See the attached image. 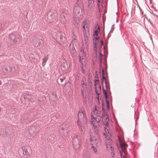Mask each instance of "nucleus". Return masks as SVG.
<instances>
[{
  "label": "nucleus",
  "instance_id": "nucleus-1",
  "mask_svg": "<svg viewBox=\"0 0 158 158\" xmlns=\"http://www.w3.org/2000/svg\"><path fill=\"white\" fill-rule=\"evenodd\" d=\"M104 104L102 103V111L103 114L102 115L100 111L98 110L96 106L91 113V120L90 124L92 125L93 132L98 137H100L102 133L101 125H105V126H107L108 125L107 119L108 116L105 112L103 107Z\"/></svg>",
  "mask_w": 158,
  "mask_h": 158
},
{
  "label": "nucleus",
  "instance_id": "nucleus-2",
  "mask_svg": "<svg viewBox=\"0 0 158 158\" xmlns=\"http://www.w3.org/2000/svg\"><path fill=\"white\" fill-rule=\"evenodd\" d=\"M118 139L119 140L120 147L122 149V150H119L121 157V158H126L124 155H123L122 152H123L125 155H126L127 148L128 146L127 144L126 143L123 141L121 139L120 136H118Z\"/></svg>",
  "mask_w": 158,
  "mask_h": 158
},
{
  "label": "nucleus",
  "instance_id": "nucleus-3",
  "mask_svg": "<svg viewBox=\"0 0 158 158\" xmlns=\"http://www.w3.org/2000/svg\"><path fill=\"white\" fill-rule=\"evenodd\" d=\"M77 122H80L82 123H85L86 121L87 117L86 112L84 109H81L79 110L77 114Z\"/></svg>",
  "mask_w": 158,
  "mask_h": 158
},
{
  "label": "nucleus",
  "instance_id": "nucleus-4",
  "mask_svg": "<svg viewBox=\"0 0 158 158\" xmlns=\"http://www.w3.org/2000/svg\"><path fill=\"white\" fill-rule=\"evenodd\" d=\"M8 38L12 43L19 42V36L17 34H11L8 36Z\"/></svg>",
  "mask_w": 158,
  "mask_h": 158
},
{
  "label": "nucleus",
  "instance_id": "nucleus-5",
  "mask_svg": "<svg viewBox=\"0 0 158 158\" xmlns=\"http://www.w3.org/2000/svg\"><path fill=\"white\" fill-rule=\"evenodd\" d=\"M102 80H105V87L106 89V90L107 91L108 90V89H110V86H109V88L108 86V85L106 81V77L104 76V75L105 74L104 70V69L103 68V69H102Z\"/></svg>",
  "mask_w": 158,
  "mask_h": 158
},
{
  "label": "nucleus",
  "instance_id": "nucleus-6",
  "mask_svg": "<svg viewBox=\"0 0 158 158\" xmlns=\"http://www.w3.org/2000/svg\"><path fill=\"white\" fill-rule=\"evenodd\" d=\"M95 92L96 94L98 96L97 97V98L98 99V100H99V95L100 94V93L98 91V90H99L100 91H101L98 88V86H96V83L95 84Z\"/></svg>",
  "mask_w": 158,
  "mask_h": 158
},
{
  "label": "nucleus",
  "instance_id": "nucleus-7",
  "mask_svg": "<svg viewBox=\"0 0 158 158\" xmlns=\"http://www.w3.org/2000/svg\"><path fill=\"white\" fill-rule=\"evenodd\" d=\"M3 71L5 73H8L11 71V68L9 66L5 67L3 69Z\"/></svg>",
  "mask_w": 158,
  "mask_h": 158
},
{
  "label": "nucleus",
  "instance_id": "nucleus-8",
  "mask_svg": "<svg viewBox=\"0 0 158 158\" xmlns=\"http://www.w3.org/2000/svg\"><path fill=\"white\" fill-rule=\"evenodd\" d=\"M9 131H10L9 129L7 128H6L5 129L4 131V133L3 134H2L0 133V134L2 135L3 136H6L8 134Z\"/></svg>",
  "mask_w": 158,
  "mask_h": 158
},
{
  "label": "nucleus",
  "instance_id": "nucleus-9",
  "mask_svg": "<svg viewBox=\"0 0 158 158\" xmlns=\"http://www.w3.org/2000/svg\"><path fill=\"white\" fill-rule=\"evenodd\" d=\"M76 6H77V8H78V9H80L81 8V0H77V2H76Z\"/></svg>",
  "mask_w": 158,
  "mask_h": 158
},
{
  "label": "nucleus",
  "instance_id": "nucleus-10",
  "mask_svg": "<svg viewBox=\"0 0 158 158\" xmlns=\"http://www.w3.org/2000/svg\"><path fill=\"white\" fill-rule=\"evenodd\" d=\"M63 36L62 35L61 33L60 32L58 33V35L57 36L56 39H59L61 40L63 38Z\"/></svg>",
  "mask_w": 158,
  "mask_h": 158
},
{
  "label": "nucleus",
  "instance_id": "nucleus-11",
  "mask_svg": "<svg viewBox=\"0 0 158 158\" xmlns=\"http://www.w3.org/2000/svg\"><path fill=\"white\" fill-rule=\"evenodd\" d=\"M99 81L98 79H95V84L96 83V86H98V89L100 91H101V86H100V85H99V82H98Z\"/></svg>",
  "mask_w": 158,
  "mask_h": 158
},
{
  "label": "nucleus",
  "instance_id": "nucleus-12",
  "mask_svg": "<svg viewBox=\"0 0 158 158\" xmlns=\"http://www.w3.org/2000/svg\"><path fill=\"white\" fill-rule=\"evenodd\" d=\"M47 60H48V58H47V57H45L43 58V62H42V66L43 67H44L45 66Z\"/></svg>",
  "mask_w": 158,
  "mask_h": 158
},
{
  "label": "nucleus",
  "instance_id": "nucleus-13",
  "mask_svg": "<svg viewBox=\"0 0 158 158\" xmlns=\"http://www.w3.org/2000/svg\"><path fill=\"white\" fill-rule=\"evenodd\" d=\"M106 146L107 148L108 149H110L112 151L114 150V148H113V146L110 144H106Z\"/></svg>",
  "mask_w": 158,
  "mask_h": 158
},
{
  "label": "nucleus",
  "instance_id": "nucleus-14",
  "mask_svg": "<svg viewBox=\"0 0 158 158\" xmlns=\"http://www.w3.org/2000/svg\"><path fill=\"white\" fill-rule=\"evenodd\" d=\"M103 93L104 94V96L105 97V99L106 100L107 99V98H108V95L107 93H106V91L104 89V88H103Z\"/></svg>",
  "mask_w": 158,
  "mask_h": 158
},
{
  "label": "nucleus",
  "instance_id": "nucleus-15",
  "mask_svg": "<svg viewBox=\"0 0 158 158\" xmlns=\"http://www.w3.org/2000/svg\"><path fill=\"white\" fill-rule=\"evenodd\" d=\"M106 103L107 109L109 110V101L108 99L106 100Z\"/></svg>",
  "mask_w": 158,
  "mask_h": 158
},
{
  "label": "nucleus",
  "instance_id": "nucleus-16",
  "mask_svg": "<svg viewBox=\"0 0 158 158\" xmlns=\"http://www.w3.org/2000/svg\"><path fill=\"white\" fill-rule=\"evenodd\" d=\"M91 148L93 149V151L96 153H97V148L93 145L91 146Z\"/></svg>",
  "mask_w": 158,
  "mask_h": 158
},
{
  "label": "nucleus",
  "instance_id": "nucleus-17",
  "mask_svg": "<svg viewBox=\"0 0 158 158\" xmlns=\"http://www.w3.org/2000/svg\"><path fill=\"white\" fill-rule=\"evenodd\" d=\"M22 150H23V152L24 154H25L26 155H27V154L28 153V152H27V149H25V148L24 149L23 148H22Z\"/></svg>",
  "mask_w": 158,
  "mask_h": 158
},
{
  "label": "nucleus",
  "instance_id": "nucleus-18",
  "mask_svg": "<svg viewBox=\"0 0 158 158\" xmlns=\"http://www.w3.org/2000/svg\"><path fill=\"white\" fill-rule=\"evenodd\" d=\"M38 44L41 47H42L44 45L43 42L42 41H39L38 43Z\"/></svg>",
  "mask_w": 158,
  "mask_h": 158
},
{
  "label": "nucleus",
  "instance_id": "nucleus-19",
  "mask_svg": "<svg viewBox=\"0 0 158 158\" xmlns=\"http://www.w3.org/2000/svg\"><path fill=\"white\" fill-rule=\"evenodd\" d=\"M94 41L93 42L94 44V47L96 48V49H94V50H96V46L97 45V44H98V42H97V41H95L94 40Z\"/></svg>",
  "mask_w": 158,
  "mask_h": 158
},
{
  "label": "nucleus",
  "instance_id": "nucleus-20",
  "mask_svg": "<svg viewBox=\"0 0 158 158\" xmlns=\"http://www.w3.org/2000/svg\"><path fill=\"white\" fill-rule=\"evenodd\" d=\"M83 25L82 26L83 28V30H84V29H85V25H86V23L85 21L83 22Z\"/></svg>",
  "mask_w": 158,
  "mask_h": 158
},
{
  "label": "nucleus",
  "instance_id": "nucleus-21",
  "mask_svg": "<svg viewBox=\"0 0 158 158\" xmlns=\"http://www.w3.org/2000/svg\"><path fill=\"white\" fill-rule=\"evenodd\" d=\"M98 2V7H99V3H103V0H97Z\"/></svg>",
  "mask_w": 158,
  "mask_h": 158
},
{
  "label": "nucleus",
  "instance_id": "nucleus-22",
  "mask_svg": "<svg viewBox=\"0 0 158 158\" xmlns=\"http://www.w3.org/2000/svg\"><path fill=\"white\" fill-rule=\"evenodd\" d=\"M52 95H53L54 96V97H55V98H54V100L55 101V100H56L57 98L56 94H54L53 93V94H52Z\"/></svg>",
  "mask_w": 158,
  "mask_h": 158
},
{
  "label": "nucleus",
  "instance_id": "nucleus-23",
  "mask_svg": "<svg viewBox=\"0 0 158 158\" xmlns=\"http://www.w3.org/2000/svg\"><path fill=\"white\" fill-rule=\"evenodd\" d=\"M114 26V24H113L111 27V29L110 31V33L112 32L114 29V28L113 27Z\"/></svg>",
  "mask_w": 158,
  "mask_h": 158
},
{
  "label": "nucleus",
  "instance_id": "nucleus-24",
  "mask_svg": "<svg viewBox=\"0 0 158 158\" xmlns=\"http://www.w3.org/2000/svg\"><path fill=\"white\" fill-rule=\"evenodd\" d=\"M92 2L93 3L94 2V0H88V3L89 4H90L92 3Z\"/></svg>",
  "mask_w": 158,
  "mask_h": 158
},
{
  "label": "nucleus",
  "instance_id": "nucleus-25",
  "mask_svg": "<svg viewBox=\"0 0 158 158\" xmlns=\"http://www.w3.org/2000/svg\"><path fill=\"white\" fill-rule=\"evenodd\" d=\"M99 37H95V40H94L95 41H97L98 42H99Z\"/></svg>",
  "mask_w": 158,
  "mask_h": 158
},
{
  "label": "nucleus",
  "instance_id": "nucleus-26",
  "mask_svg": "<svg viewBox=\"0 0 158 158\" xmlns=\"http://www.w3.org/2000/svg\"><path fill=\"white\" fill-rule=\"evenodd\" d=\"M65 79V77H62V78H60V80L61 82H62Z\"/></svg>",
  "mask_w": 158,
  "mask_h": 158
},
{
  "label": "nucleus",
  "instance_id": "nucleus-27",
  "mask_svg": "<svg viewBox=\"0 0 158 158\" xmlns=\"http://www.w3.org/2000/svg\"><path fill=\"white\" fill-rule=\"evenodd\" d=\"M97 26V25H96V26H95L96 29L94 31V33H98V32H99V31H98V30H96Z\"/></svg>",
  "mask_w": 158,
  "mask_h": 158
},
{
  "label": "nucleus",
  "instance_id": "nucleus-28",
  "mask_svg": "<svg viewBox=\"0 0 158 158\" xmlns=\"http://www.w3.org/2000/svg\"><path fill=\"white\" fill-rule=\"evenodd\" d=\"M67 65L68 66V65H67V64L66 63H63L62 66L64 68H66L65 65Z\"/></svg>",
  "mask_w": 158,
  "mask_h": 158
},
{
  "label": "nucleus",
  "instance_id": "nucleus-29",
  "mask_svg": "<svg viewBox=\"0 0 158 158\" xmlns=\"http://www.w3.org/2000/svg\"><path fill=\"white\" fill-rule=\"evenodd\" d=\"M85 26H86V27L87 28V31L88 32L89 31V28L88 25H85Z\"/></svg>",
  "mask_w": 158,
  "mask_h": 158
},
{
  "label": "nucleus",
  "instance_id": "nucleus-30",
  "mask_svg": "<svg viewBox=\"0 0 158 158\" xmlns=\"http://www.w3.org/2000/svg\"><path fill=\"white\" fill-rule=\"evenodd\" d=\"M102 56L103 55L102 53L101 52H100L99 53V58L102 57Z\"/></svg>",
  "mask_w": 158,
  "mask_h": 158
},
{
  "label": "nucleus",
  "instance_id": "nucleus-31",
  "mask_svg": "<svg viewBox=\"0 0 158 158\" xmlns=\"http://www.w3.org/2000/svg\"><path fill=\"white\" fill-rule=\"evenodd\" d=\"M87 31V29H84V30H83V33L85 35L86 34V31Z\"/></svg>",
  "mask_w": 158,
  "mask_h": 158
},
{
  "label": "nucleus",
  "instance_id": "nucleus-32",
  "mask_svg": "<svg viewBox=\"0 0 158 158\" xmlns=\"http://www.w3.org/2000/svg\"><path fill=\"white\" fill-rule=\"evenodd\" d=\"M100 44H101V45L102 46V45H103V41L102 40H101L100 41Z\"/></svg>",
  "mask_w": 158,
  "mask_h": 158
},
{
  "label": "nucleus",
  "instance_id": "nucleus-33",
  "mask_svg": "<svg viewBox=\"0 0 158 158\" xmlns=\"http://www.w3.org/2000/svg\"><path fill=\"white\" fill-rule=\"evenodd\" d=\"M89 140L90 141L92 142L94 140V139L92 137H90Z\"/></svg>",
  "mask_w": 158,
  "mask_h": 158
},
{
  "label": "nucleus",
  "instance_id": "nucleus-34",
  "mask_svg": "<svg viewBox=\"0 0 158 158\" xmlns=\"http://www.w3.org/2000/svg\"><path fill=\"white\" fill-rule=\"evenodd\" d=\"M96 30H98V31H99L100 32V27L99 26H98L97 28H96Z\"/></svg>",
  "mask_w": 158,
  "mask_h": 158
},
{
  "label": "nucleus",
  "instance_id": "nucleus-35",
  "mask_svg": "<svg viewBox=\"0 0 158 158\" xmlns=\"http://www.w3.org/2000/svg\"><path fill=\"white\" fill-rule=\"evenodd\" d=\"M98 74L97 73V72L96 71V74H95V77L96 78H98Z\"/></svg>",
  "mask_w": 158,
  "mask_h": 158
},
{
  "label": "nucleus",
  "instance_id": "nucleus-36",
  "mask_svg": "<svg viewBox=\"0 0 158 158\" xmlns=\"http://www.w3.org/2000/svg\"><path fill=\"white\" fill-rule=\"evenodd\" d=\"M93 36H94V35H96V36H98V33H94L93 34Z\"/></svg>",
  "mask_w": 158,
  "mask_h": 158
},
{
  "label": "nucleus",
  "instance_id": "nucleus-37",
  "mask_svg": "<svg viewBox=\"0 0 158 158\" xmlns=\"http://www.w3.org/2000/svg\"><path fill=\"white\" fill-rule=\"evenodd\" d=\"M81 69H82V73H84V71H85V70L83 68V67H81Z\"/></svg>",
  "mask_w": 158,
  "mask_h": 158
},
{
  "label": "nucleus",
  "instance_id": "nucleus-38",
  "mask_svg": "<svg viewBox=\"0 0 158 158\" xmlns=\"http://www.w3.org/2000/svg\"><path fill=\"white\" fill-rule=\"evenodd\" d=\"M30 57H31L32 58H34V56L33 54H31L30 55Z\"/></svg>",
  "mask_w": 158,
  "mask_h": 158
},
{
  "label": "nucleus",
  "instance_id": "nucleus-39",
  "mask_svg": "<svg viewBox=\"0 0 158 158\" xmlns=\"http://www.w3.org/2000/svg\"><path fill=\"white\" fill-rule=\"evenodd\" d=\"M82 85H83L84 84H85V83H84V80L83 79L82 81Z\"/></svg>",
  "mask_w": 158,
  "mask_h": 158
},
{
  "label": "nucleus",
  "instance_id": "nucleus-40",
  "mask_svg": "<svg viewBox=\"0 0 158 158\" xmlns=\"http://www.w3.org/2000/svg\"><path fill=\"white\" fill-rule=\"evenodd\" d=\"M139 9H140V12H141V14L143 15V12L142 11V10L140 8H139Z\"/></svg>",
  "mask_w": 158,
  "mask_h": 158
},
{
  "label": "nucleus",
  "instance_id": "nucleus-41",
  "mask_svg": "<svg viewBox=\"0 0 158 158\" xmlns=\"http://www.w3.org/2000/svg\"><path fill=\"white\" fill-rule=\"evenodd\" d=\"M2 24L1 23H0V30L2 29Z\"/></svg>",
  "mask_w": 158,
  "mask_h": 158
},
{
  "label": "nucleus",
  "instance_id": "nucleus-42",
  "mask_svg": "<svg viewBox=\"0 0 158 158\" xmlns=\"http://www.w3.org/2000/svg\"><path fill=\"white\" fill-rule=\"evenodd\" d=\"M99 67H102V69L103 68L104 69L103 67H102V64L101 65H100V64H99Z\"/></svg>",
  "mask_w": 158,
  "mask_h": 158
},
{
  "label": "nucleus",
  "instance_id": "nucleus-43",
  "mask_svg": "<svg viewBox=\"0 0 158 158\" xmlns=\"http://www.w3.org/2000/svg\"><path fill=\"white\" fill-rule=\"evenodd\" d=\"M110 34V32L109 33V34H108V35H107V38H109L110 37V35H109V34Z\"/></svg>",
  "mask_w": 158,
  "mask_h": 158
},
{
  "label": "nucleus",
  "instance_id": "nucleus-44",
  "mask_svg": "<svg viewBox=\"0 0 158 158\" xmlns=\"http://www.w3.org/2000/svg\"><path fill=\"white\" fill-rule=\"evenodd\" d=\"M99 61H102V57L99 58Z\"/></svg>",
  "mask_w": 158,
  "mask_h": 158
},
{
  "label": "nucleus",
  "instance_id": "nucleus-45",
  "mask_svg": "<svg viewBox=\"0 0 158 158\" xmlns=\"http://www.w3.org/2000/svg\"><path fill=\"white\" fill-rule=\"evenodd\" d=\"M101 82L103 84L104 83V80H102Z\"/></svg>",
  "mask_w": 158,
  "mask_h": 158
},
{
  "label": "nucleus",
  "instance_id": "nucleus-46",
  "mask_svg": "<svg viewBox=\"0 0 158 158\" xmlns=\"http://www.w3.org/2000/svg\"><path fill=\"white\" fill-rule=\"evenodd\" d=\"M99 64H100V65H101L102 64V61H99Z\"/></svg>",
  "mask_w": 158,
  "mask_h": 158
},
{
  "label": "nucleus",
  "instance_id": "nucleus-47",
  "mask_svg": "<svg viewBox=\"0 0 158 158\" xmlns=\"http://www.w3.org/2000/svg\"><path fill=\"white\" fill-rule=\"evenodd\" d=\"M80 142L79 141H78V145L79 146H80Z\"/></svg>",
  "mask_w": 158,
  "mask_h": 158
},
{
  "label": "nucleus",
  "instance_id": "nucleus-48",
  "mask_svg": "<svg viewBox=\"0 0 158 158\" xmlns=\"http://www.w3.org/2000/svg\"><path fill=\"white\" fill-rule=\"evenodd\" d=\"M94 140L95 141H96L97 140V138H94Z\"/></svg>",
  "mask_w": 158,
  "mask_h": 158
},
{
  "label": "nucleus",
  "instance_id": "nucleus-49",
  "mask_svg": "<svg viewBox=\"0 0 158 158\" xmlns=\"http://www.w3.org/2000/svg\"><path fill=\"white\" fill-rule=\"evenodd\" d=\"M103 48L104 49V53L105 52V47H104Z\"/></svg>",
  "mask_w": 158,
  "mask_h": 158
},
{
  "label": "nucleus",
  "instance_id": "nucleus-50",
  "mask_svg": "<svg viewBox=\"0 0 158 158\" xmlns=\"http://www.w3.org/2000/svg\"><path fill=\"white\" fill-rule=\"evenodd\" d=\"M90 144L91 145V146H92V145H93V143H91Z\"/></svg>",
  "mask_w": 158,
  "mask_h": 158
},
{
  "label": "nucleus",
  "instance_id": "nucleus-51",
  "mask_svg": "<svg viewBox=\"0 0 158 158\" xmlns=\"http://www.w3.org/2000/svg\"><path fill=\"white\" fill-rule=\"evenodd\" d=\"M150 22V23L151 24V25H153V24L152 23V22Z\"/></svg>",
  "mask_w": 158,
  "mask_h": 158
},
{
  "label": "nucleus",
  "instance_id": "nucleus-52",
  "mask_svg": "<svg viewBox=\"0 0 158 158\" xmlns=\"http://www.w3.org/2000/svg\"><path fill=\"white\" fill-rule=\"evenodd\" d=\"M77 14H79V13H80V11H79H79H77Z\"/></svg>",
  "mask_w": 158,
  "mask_h": 158
},
{
  "label": "nucleus",
  "instance_id": "nucleus-53",
  "mask_svg": "<svg viewBox=\"0 0 158 158\" xmlns=\"http://www.w3.org/2000/svg\"><path fill=\"white\" fill-rule=\"evenodd\" d=\"M114 153H113V155H112V156L113 157H114Z\"/></svg>",
  "mask_w": 158,
  "mask_h": 158
},
{
  "label": "nucleus",
  "instance_id": "nucleus-54",
  "mask_svg": "<svg viewBox=\"0 0 158 158\" xmlns=\"http://www.w3.org/2000/svg\"><path fill=\"white\" fill-rule=\"evenodd\" d=\"M74 9L73 10H75V9H76V7H74V9Z\"/></svg>",
  "mask_w": 158,
  "mask_h": 158
},
{
  "label": "nucleus",
  "instance_id": "nucleus-55",
  "mask_svg": "<svg viewBox=\"0 0 158 158\" xmlns=\"http://www.w3.org/2000/svg\"><path fill=\"white\" fill-rule=\"evenodd\" d=\"M1 82L0 81V85H1Z\"/></svg>",
  "mask_w": 158,
  "mask_h": 158
},
{
  "label": "nucleus",
  "instance_id": "nucleus-56",
  "mask_svg": "<svg viewBox=\"0 0 158 158\" xmlns=\"http://www.w3.org/2000/svg\"><path fill=\"white\" fill-rule=\"evenodd\" d=\"M106 68H107V66H106Z\"/></svg>",
  "mask_w": 158,
  "mask_h": 158
}]
</instances>
